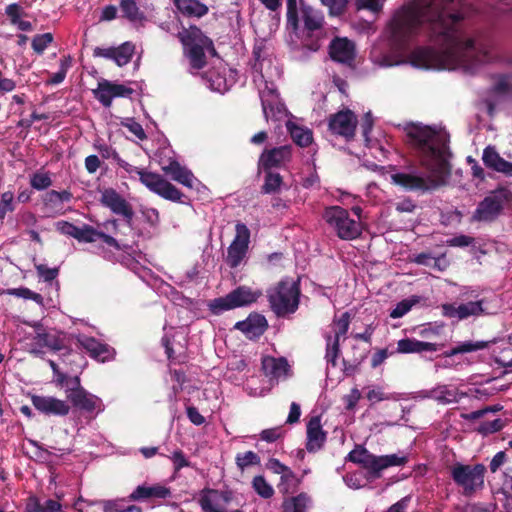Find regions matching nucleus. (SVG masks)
I'll list each match as a JSON object with an SVG mask.
<instances>
[{
    "instance_id": "6ab92c4d",
    "label": "nucleus",
    "mask_w": 512,
    "mask_h": 512,
    "mask_svg": "<svg viewBox=\"0 0 512 512\" xmlns=\"http://www.w3.org/2000/svg\"><path fill=\"white\" fill-rule=\"evenodd\" d=\"M133 92L134 90L130 87L105 79L98 83L97 89L93 90L94 97L106 108L112 105L113 98L129 97Z\"/></svg>"
},
{
    "instance_id": "5fc2aeb1",
    "label": "nucleus",
    "mask_w": 512,
    "mask_h": 512,
    "mask_svg": "<svg viewBox=\"0 0 512 512\" xmlns=\"http://www.w3.org/2000/svg\"><path fill=\"white\" fill-rule=\"evenodd\" d=\"M14 193L12 191H6L1 195L0 200V219H4L6 214L13 212L15 206L13 205Z\"/></svg>"
},
{
    "instance_id": "dca6fc26",
    "label": "nucleus",
    "mask_w": 512,
    "mask_h": 512,
    "mask_svg": "<svg viewBox=\"0 0 512 512\" xmlns=\"http://www.w3.org/2000/svg\"><path fill=\"white\" fill-rule=\"evenodd\" d=\"M357 123L354 112L344 109L330 115L328 127L333 134L342 136L349 141L355 137Z\"/></svg>"
},
{
    "instance_id": "c85d7f7f",
    "label": "nucleus",
    "mask_w": 512,
    "mask_h": 512,
    "mask_svg": "<svg viewBox=\"0 0 512 512\" xmlns=\"http://www.w3.org/2000/svg\"><path fill=\"white\" fill-rule=\"evenodd\" d=\"M260 100L266 120L276 117V114L281 112L278 94L275 90L266 87L260 91Z\"/></svg>"
},
{
    "instance_id": "9d476101",
    "label": "nucleus",
    "mask_w": 512,
    "mask_h": 512,
    "mask_svg": "<svg viewBox=\"0 0 512 512\" xmlns=\"http://www.w3.org/2000/svg\"><path fill=\"white\" fill-rule=\"evenodd\" d=\"M301 17L303 20L302 45L310 51L320 49L319 34L323 29L325 19L321 11L301 2Z\"/></svg>"
},
{
    "instance_id": "7ed1b4c3",
    "label": "nucleus",
    "mask_w": 512,
    "mask_h": 512,
    "mask_svg": "<svg viewBox=\"0 0 512 512\" xmlns=\"http://www.w3.org/2000/svg\"><path fill=\"white\" fill-rule=\"evenodd\" d=\"M97 148L104 159L112 158L117 165L124 169L128 174H137L139 176V181L151 192L165 200L182 204L185 203L183 200L185 197L184 194L175 185L167 181L162 175L129 164L123 160L119 153L111 146L103 144Z\"/></svg>"
},
{
    "instance_id": "f704fd0d",
    "label": "nucleus",
    "mask_w": 512,
    "mask_h": 512,
    "mask_svg": "<svg viewBox=\"0 0 512 512\" xmlns=\"http://www.w3.org/2000/svg\"><path fill=\"white\" fill-rule=\"evenodd\" d=\"M299 483V478L290 469L284 475H281L277 488L283 495L292 494L297 490Z\"/></svg>"
},
{
    "instance_id": "cd10ccee",
    "label": "nucleus",
    "mask_w": 512,
    "mask_h": 512,
    "mask_svg": "<svg viewBox=\"0 0 512 512\" xmlns=\"http://www.w3.org/2000/svg\"><path fill=\"white\" fill-rule=\"evenodd\" d=\"M176 9L185 17L201 18L208 14V6L200 0H173Z\"/></svg>"
},
{
    "instance_id": "6e6d98bb",
    "label": "nucleus",
    "mask_w": 512,
    "mask_h": 512,
    "mask_svg": "<svg viewBox=\"0 0 512 512\" xmlns=\"http://www.w3.org/2000/svg\"><path fill=\"white\" fill-rule=\"evenodd\" d=\"M121 125L126 127L132 134H134L137 139L141 141L147 139V135L142 125L135 121L134 118H127L125 121L121 122Z\"/></svg>"
},
{
    "instance_id": "6e6552de",
    "label": "nucleus",
    "mask_w": 512,
    "mask_h": 512,
    "mask_svg": "<svg viewBox=\"0 0 512 512\" xmlns=\"http://www.w3.org/2000/svg\"><path fill=\"white\" fill-rule=\"evenodd\" d=\"M323 219L335 234L342 240H353L362 233L361 223L350 217L348 210L341 206L325 208Z\"/></svg>"
},
{
    "instance_id": "69168bd1",
    "label": "nucleus",
    "mask_w": 512,
    "mask_h": 512,
    "mask_svg": "<svg viewBox=\"0 0 512 512\" xmlns=\"http://www.w3.org/2000/svg\"><path fill=\"white\" fill-rule=\"evenodd\" d=\"M361 398V393L357 388H353L350 394L344 396L343 400L345 403V408L347 410H353Z\"/></svg>"
},
{
    "instance_id": "e2e57ef3",
    "label": "nucleus",
    "mask_w": 512,
    "mask_h": 512,
    "mask_svg": "<svg viewBox=\"0 0 512 512\" xmlns=\"http://www.w3.org/2000/svg\"><path fill=\"white\" fill-rule=\"evenodd\" d=\"M283 435L281 427L265 429L260 433V438L266 442L272 443L277 441Z\"/></svg>"
},
{
    "instance_id": "13d9d810",
    "label": "nucleus",
    "mask_w": 512,
    "mask_h": 512,
    "mask_svg": "<svg viewBox=\"0 0 512 512\" xmlns=\"http://www.w3.org/2000/svg\"><path fill=\"white\" fill-rule=\"evenodd\" d=\"M39 277L43 278L46 282L53 281L59 274L58 268H49L44 264L35 265Z\"/></svg>"
},
{
    "instance_id": "72a5a7b5",
    "label": "nucleus",
    "mask_w": 512,
    "mask_h": 512,
    "mask_svg": "<svg viewBox=\"0 0 512 512\" xmlns=\"http://www.w3.org/2000/svg\"><path fill=\"white\" fill-rule=\"evenodd\" d=\"M291 138L300 147H308L313 142V133L310 129L291 124L288 126Z\"/></svg>"
},
{
    "instance_id": "2f4dec72",
    "label": "nucleus",
    "mask_w": 512,
    "mask_h": 512,
    "mask_svg": "<svg viewBox=\"0 0 512 512\" xmlns=\"http://www.w3.org/2000/svg\"><path fill=\"white\" fill-rule=\"evenodd\" d=\"M121 17L130 22H140L145 19V13L140 9L136 0H119Z\"/></svg>"
},
{
    "instance_id": "a211bd4d",
    "label": "nucleus",
    "mask_w": 512,
    "mask_h": 512,
    "mask_svg": "<svg viewBox=\"0 0 512 512\" xmlns=\"http://www.w3.org/2000/svg\"><path fill=\"white\" fill-rule=\"evenodd\" d=\"M328 54L332 61L353 67L356 58V45L347 37H334L328 46Z\"/></svg>"
},
{
    "instance_id": "4be33fe9",
    "label": "nucleus",
    "mask_w": 512,
    "mask_h": 512,
    "mask_svg": "<svg viewBox=\"0 0 512 512\" xmlns=\"http://www.w3.org/2000/svg\"><path fill=\"white\" fill-rule=\"evenodd\" d=\"M31 401L39 412L46 415L66 416L70 411L65 401L51 396L33 395Z\"/></svg>"
},
{
    "instance_id": "338daca9",
    "label": "nucleus",
    "mask_w": 512,
    "mask_h": 512,
    "mask_svg": "<svg viewBox=\"0 0 512 512\" xmlns=\"http://www.w3.org/2000/svg\"><path fill=\"white\" fill-rule=\"evenodd\" d=\"M25 512H44L43 504L37 496L31 495L26 499Z\"/></svg>"
},
{
    "instance_id": "79ce46f5",
    "label": "nucleus",
    "mask_w": 512,
    "mask_h": 512,
    "mask_svg": "<svg viewBox=\"0 0 512 512\" xmlns=\"http://www.w3.org/2000/svg\"><path fill=\"white\" fill-rule=\"evenodd\" d=\"M248 248L238 246L236 243H231L228 247L226 262L231 268H236L240 265L243 258L247 253Z\"/></svg>"
},
{
    "instance_id": "412c9836",
    "label": "nucleus",
    "mask_w": 512,
    "mask_h": 512,
    "mask_svg": "<svg viewBox=\"0 0 512 512\" xmlns=\"http://www.w3.org/2000/svg\"><path fill=\"white\" fill-rule=\"evenodd\" d=\"M306 450L309 453H316L321 450L327 440V432L323 430L320 416H313L307 423L306 429Z\"/></svg>"
},
{
    "instance_id": "393cba45",
    "label": "nucleus",
    "mask_w": 512,
    "mask_h": 512,
    "mask_svg": "<svg viewBox=\"0 0 512 512\" xmlns=\"http://www.w3.org/2000/svg\"><path fill=\"white\" fill-rule=\"evenodd\" d=\"M161 169L165 175L169 176L173 181L188 188H193L194 182L197 180L191 170L182 166L174 159H169L168 164L163 165Z\"/></svg>"
},
{
    "instance_id": "052dcab7",
    "label": "nucleus",
    "mask_w": 512,
    "mask_h": 512,
    "mask_svg": "<svg viewBox=\"0 0 512 512\" xmlns=\"http://www.w3.org/2000/svg\"><path fill=\"white\" fill-rule=\"evenodd\" d=\"M170 459L173 462L175 472L180 471L184 467L190 466V462L187 460L183 451L180 449L174 451Z\"/></svg>"
},
{
    "instance_id": "37998d69",
    "label": "nucleus",
    "mask_w": 512,
    "mask_h": 512,
    "mask_svg": "<svg viewBox=\"0 0 512 512\" xmlns=\"http://www.w3.org/2000/svg\"><path fill=\"white\" fill-rule=\"evenodd\" d=\"M1 294H7L18 298H23L26 300H33L38 304H41L43 302V297L41 294L36 293L27 287L9 288L3 290Z\"/></svg>"
},
{
    "instance_id": "864d4df0",
    "label": "nucleus",
    "mask_w": 512,
    "mask_h": 512,
    "mask_svg": "<svg viewBox=\"0 0 512 512\" xmlns=\"http://www.w3.org/2000/svg\"><path fill=\"white\" fill-rule=\"evenodd\" d=\"M30 184L34 189L41 191L50 187L52 185V180L47 173L36 172L32 175Z\"/></svg>"
},
{
    "instance_id": "de8ad7c7",
    "label": "nucleus",
    "mask_w": 512,
    "mask_h": 512,
    "mask_svg": "<svg viewBox=\"0 0 512 512\" xmlns=\"http://www.w3.org/2000/svg\"><path fill=\"white\" fill-rule=\"evenodd\" d=\"M53 39H54L53 35L50 32L43 33V34H37L32 39V43H31L32 49L34 50L35 53H37L38 55H41L44 53V51L46 50L48 45L53 42Z\"/></svg>"
},
{
    "instance_id": "8fccbe9b",
    "label": "nucleus",
    "mask_w": 512,
    "mask_h": 512,
    "mask_svg": "<svg viewBox=\"0 0 512 512\" xmlns=\"http://www.w3.org/2000/svg\"><path fill=\"white\" fill-rule=\"evenodd\" d=\"M496 82L492 87L495 94L503 95L512 91V84L510 82V75L501 74L496 77Z\"/></svg>"
},
{
    "instance_id": "aec40b11",
    "label": "nucleus",
    "mask_w": 512,
    "mask_h": 512,
    "mask_svg": "<svg viewBox=\"0 0 512 512\" xmlns=\"http://www.w3.org/2000/svg\"><path fill=\"white\" fill-rule=\"evenodd\" d=\"M291 158V145H283L274 147L272 149H265L259 157L258 168L260 170H273V168H279L284 163L289 162Z\"/></svg>"
},
{
    "instance_id": "774afa93",
    "label": "nucleus",
    "mask_w": 512,
    "mask_h": 512,
    "mask_svg": "<svg viewBox=\"0 0 512 512\" xmlns=\"http://www.w3.org/2000/svg\"><path fill=\"white\" fill-rule=\"evenodd\" d=\"M503 492L506 499H512V467H508L504 472Z\"/></svg>"
},
{
    "instance_id": "4c0bfd02",
    "label": "nucleus",
    "mask_w": 512,
    "mask_h": 512,
    "mask_svg": "<svg viewBox=\"0 0 512 512\" xmlns=\"http://www.w3.org/2000/svg\"><path fill=\"white\" fill-rule=\"evenodd\" d=\"M420 300L421 297L417 295L401 300L396 304L395 308L390 311L389 316L393 319L403 317L412 309L413 306L420 303Z\"/></svg>"
},
{
    "instance_id": "bf43d9fd",
    "label": "nucleus",
    "mask_w": 512,
    "mask_h": 512,
    "mask_svg": "<svg viewBox=\"0 0 512 512\" xmlns=\"http://www.w3.org/2000/svg\"><path fill=\"white\" fill-rule=\"evenodd\" d=\"M5 13L8 16L11 24L15 25L21 19V16L24 14V11L19 4L12 3L6 6Z\"/></svg>"
},
{
    "instance_id": "09e8293b",
    "label": "nucleus",
    "mask_w": 512,
    "mask_h": 512,
    "mask_svg": "<svg viewBox=\"0 0 512 512\" xmlns=\"http://www.w3.org/2000/svg\"><path fill=\"white\" fill-rule=\"evenodd\" d=\"M333 322L336 326L335 335L333 338L340 340V338L345 336L349 330V326H350L349 312H344L338 319L335 318Z\"/></svg>"
},
{
    "instance_id": "f3484780",
    "label": "nucleus",
    "mask_w": 512,
    "mask_h": 512,
    "mask_svg": "<svg viewBox=\"0 0 512 512\" xmlns=\"http://www.w3.org/2000/svg\"><path fill=\"white\" fill-rule=\"evenodd\" d=\"M77 346L84 350L90 358L101 363L114 360L116 355V351L112 346L87 335H79L77 337Z\"/></svg>"
},
{
    "instance_id": "e433bc0d",
    "label": "nucleus",
    "mask_w": 512,
    "mask_h": 512,
    "mask_svg": "<svg viewBox=\"0 0 512 512\" xmlns=\"http://www.w3.org/2000/svg\"><path fill=\"white\" fill-rule=\"evenodd\" d=\"M265 374L272 377H279L286 370L287 361L284 358L268 357L262 362Z\"/></svg>"
},
{
    "instance_id": "0eeeda50",
    "label": "nucleus",
    "mask_w": 512,
    "mask_h": 512,
    "mask_svg": "<svg viewBox=\"0 0 512 512\" xmlns=\"http://www.w3.org/2000/svg\"><path fill=\"white\" fill-rule=\"evenodd\" d=\"M56 229L61 234L73 237L80 243H95L97 240H101L108 247L116 251H124L127 248V245L122 244L113 236L99 231L89 224H83L79 227L71 222L62 220L56 223Z\"/></svg>"
},
{
    "instance_id": "58836bf2",
    "label": "nucleus",
    "mask_w": 512,
    "mask_h": 512,
    "mask_svg": "<svg viewBox=\"0 0 512 512\" xmlns=\"http://www.w3.org/2000/svg\"><path fill=\"white\" fill-rule=\"evenodd\" d=\"M72 198L73 195L68 190H50L45 194L43 201L46 206L54 208L61 205L64 202H70Z\"/></svg>"
},
{
    "instance_id": "7c9ffc66",
    "label": "nucleus",
    "mask_w": 512,
    "mask_h": 512,
    "mask_svg": "<svg viewBox=\"0 0 512 512\" xmlns=\"http://www.w3.org/2000/svg\"><path fill=\"white\" fill-rule=\"evenodd\" d=\"M264 172V182L261 186L262 194H277L285 185L283 177L273 170H262Z\"/></svg>"
},
{
    "instance_id": "1a4fd4ad",
    "label": "nucleus",
    "mask_w": 512,
    "mask_h": 512,
    "mask_svg": "<svg viewBox=\"0 0 512 512\" xmlns=\"http://www.w3.org/2000/svg\"><path fill=\"white\" fill-rule=\"evenodd\" d=\"M486 467L484 464L468 465L460 462L450 467V476L454 483L463 489L465 496L473 495L484 486Z\"/></svg>"
},
{
    "instance_id": "3c124183",
    "label": "nucleus",
    "mask_w": 512,
    "mask_h": 512,
    "mask_svg": "<svg viewBox=\"0 0 512 512\" xmlns=\"http://www.w3.org/2000/svg\"><path fill=\"white\" fill-rule=\"evenodd\" d=\"M236 235L232 243H236L238 246H244L248 248L250 241V230L248 227L241 222H238L235 226Z\"/></svg>"
},
{
    "instance_id": "c756f323",
    "label": "nucleus",
    "mask_w": 512,
    "mask_h": 512,
    "mask_svg": "<svg viewBox=\"0 0 512 512\" xmlns=\"http://www.w3.org/2000/svg\"><path fill=\"white\" fill-rule=\"evenodd\" d=\"M34 344L39 348H48L52 351H60L64 349L65 345L63 339L56 334L48 333L45 331L37 332L34 337Z\"/></svg>"
},
{
    "instance_id": "5701e85b",
    "label": "nucleus",
    "mask_w": 512,
    "mask_h": 512,
    "mask_svg": "<svg viewBox=\"0 0 512 512\" xmlns=\"http://www.w3.org/2000/svg\"><path fill=\"white\" fill-rule=\"evenodd\" d=\"M268 328L266 318L259 313H250L249 316L243 320L238 321L234 325V329L241 331L247 338L256 339L265 333Z\"/></svg>"
},
{
    "instance_id": "20e7f679",
    "label": "nucleus",
    "mask_w": 512,
    "mask_h": 512,
    "mask_svg": "<svg viewBox=\"0 0 512 512\" xmlns=\"http://www.w3.org/2000/svg\"><path fill=\"white\" fill-rule=\"evenodd\" d=\"M177 38L182 44L183 56L188 60L191 74H196L207 66L206 53L211 57L218 56L213 40L197 25L183 27L177 33Z\"/></svg>"
},
{
    "instance_id": "680f3d73",
    "label": "nucleus",
    "mask_w": 512,
    "mask_h": 512,
    "mask_svg": "<svg viewBox=\"0 0 512 512\" xmlns=\"http://www.w3.org/2000/svg\"><path fill=\"white\" fill-rule=\"evenodd\" d=\"M357 10L366 9L372 12H379L382 9L380 0H355Z\"/></svg>"
},
{
    "instance_id": "49530a36",
    "label": "nucleus",
    "mask_w": 512,
    "mask_h": 512,
    "mask_svg": "<svg viewBox=\"0 0 512 512\" xmlns=\"http://www.w3.org/2000/svg\"><path fill=\"white\" fill-rule=\"evenodd\" d=\"M252 487L255 492L264 499H269L274 494L273 487L261 475L255 476L253 478Z\"/></svg>"
},
{
    "instance_id": "423d86ee",
    "label": "nucleus",
    "mask_w": 512,
    "mask_h": 512,
    "mask_svg": "<svg viewBox=\"0 0 512 512\" xmlns=\"http://www.w3.org/2000/svg\"><path fill=\"white\" fill-rule=\"evenodd\" d=\"M271 310L277 317L294 314L300 303V283L292 278H284L267 292Z\"/></svg>"
},
{
    "instance_id": "9b49d317",
    "label": "nucleus",
    "mask_w": 512,
    "mask_h": 512,
    "mask_svg": "<svg viewBox=\"0 0 512 512\" xmlns=\"http://www.w3.org/2000/svg\"><path fill=\"white\" fill-rule=\"evenodd\" d=\"M260 295L261 292L253 291L250 287L242 285L229 292L226 296L210 300L208 308L212 314L220 315L224 311L248 306L256 302Z\"/></svg>"
},
{
    "instance_id": "2eb2a0df",
    "label": "nucleus",
    "mask_w": 512,
    "mask_h": 512,
    "mask_svg": "<svg viewBox=\"0 0 512 512\" xmlns=\"http://www.w3.org/2000/svg\"><path fill=\"white\" fill-rule=\"evenodd\" d=\"M485 303V299H481L478 301L461 303L458 306L454 303L442 304V315L447 318H455L457 320H464L471 316L477 317L480 315H487L489 312L484 306Z\"/></svg>"
},
{
    "instance_id": "f8f14e48",
    "label": "nucleus",
    "mask_w": 512,
    "mask_h": 512,
    "mask_svg": "<svg viewBox=\"0 0 512 512\" xmlns=\"http://www.w3.org/2000/svg\"><path fill=\"white\" fill-rule=\"evenodd\" d=\"M507 200V190L498 188L479 202L472 215V220L478 222L495 221L502 214Z\"/></svg>"
},
{
    "instance_id": "39448f33",
    "label": "nucleus",
    "mask_w": 512,
    "mask_h": 512,
    "mask_svg": "<svg viewBox=\"0 0 512 512\" xmlns=\"http://www.w3.org/2000/svg\"><path fill=\"white\" fill-rule=\"evenodd\" d=\"M348 460L360 465L367 472L368 480H376L382 477L385 469L404 466L408 462V457L398 454L377 456L363 446H356L349 452Z\"/></svg>"
},
{
    "instance_id": "c03bdc74",
    "label": "nucleus",
    "mask_w": 512,
    "mask_h": 512,
    "mask_svg": "<svg viewBox=\"0 0 512 512\" xmlns=\"http://www.w3.org/2000/svg\"><path fill=\"white\" fill-rule=\"evenodd\" d=\"M237 468L243 472L246 468L260 464V457L253 451L237 453L235 456Z\"/></svg>"
},
{
    "instance_id": "bb28decb",
    "label": "nucleus",
    "mask_w": 512,
    "mask_h": 512,
    "mask_svg": "<svg viewBox=\"0 0 512 512\" xmlns=\"http://www.w3.org/2000/svg\"><path fill=\"white\" fill-rule=\"evenodd\" d=\"M443 346V344L434 342H424L414 338H404L398 341L397 351L403 354L436 352L441 350Z\"/></svg>"
},
{
    "instance_id": "a19ab883",
    "label": "nucleus",
    "mask_w": 512,
    "mask_h": 512,
    "mask_svg": "<svg viewBox=\"0 0 512 512\" xmlns=\"http://www.w3.org/2000/svg\"><path fill=\"white\" fill-rule=\"evenodd\" d=\"M488 346V342L486 341H466L461 343L460 345L452 348L449 352H445L444 355L447 357H451L457 354L469 353L478 350L485 349Z\"/></svg>"
},
{
    "instance_id": "ea45409f",
    "label": "nucleus",
    "mask_w": 512,
    "mask_h": 512,
    "mask_svg": "<svg viewBox=\"0 0 512 512\" xmlns=\"http://www.w3.org/2000/svg\"><path fill=\"white\" fill-rule=\"evenodd\" d=\"M326 340V353L325 359L328 364H331L332 367L337 366V359L340 355V340L332 338L331 335L325 336Z\"/></svg>"
},
{
    "instance_id": "ddd939ff",
    "label": "nucleus",
    "mask_w": 512,
    "mask_h": 512,
    "mask_svg": "<svg viewBox=\"0 0 512 512\" xmlns=\"http://www.w3.org/2000/svg\"><path fill=\"white\" fill-rule=\"evenodd\" d=\"M100 203L115 215L122 216L128 227L133 225L134 210L132 205L115 189L108 188L101 193Z\"/></svg>"
},
{
    "instance_id": "4468645a",
    "label": "nucleus",
    "mask_w": 512,
    "mask_h": 512,
    "mask_svg": "<svg viewBox=\"0 0 512 512\" xmlns=\"http://www.w3.org/2000/svg\"><path fill=\"white\" fill-rule=\"evenodd\" d=\"M71 383L73 384V387L67 391V399L74 407L89 413H92L95 410H101V399L88 393L83 387H81L79 377H74Z\"/></svg>"
},
{
    "instance_id": "603ef678",
    "label": "nucleus",
    "mask_w": 512,
    "mask_h": 512,
    "mask_svg": "<svg viewBox=\"0 0 512 512\" xmlns=\"http://www.w3.org/2000/svg\"><path fill=\"white\" fill-rule=\"evenodd\" d=\"M321 4L329 9L331 16L342 15L347 8L348 0H320Z\"/></svg>"
},
{
    "instance_id": "f257e3e1",
    "label": "nucleus",
    "mask_w": 512,
    "mask_h": 512,
    "mask_svg": "<svg viewBox=\"0 0 512 512\" xmlns=\"http://www.w3.org/2000/svg\"><path fill=\"white\" fill-rule=\"evenodd\" d=\"M464 13L459 0H418L403 7L393 18L392 37L405 44L428 24L430 41L440 47H417L410 56L416 68L445 69L457 53L474 48V40L465 36Z\"/></svg>"
},
{
    "instance_id": "c9c22d12",
    "label": "nucleus",
    "mask_w": 512,
    "mask_h": 512,
    "mask_svg": "<svg viewBox=\"0 0 512 512\" xmlns=\"http://www.w3.org/2000/svg\"><path fill=\"white\" fill-rule=\"evenodd\" d=\"M135 46L131 42H125L114 49L113 61L120 67L128 64L134 54Z\"/></svg>"
},
{
    "instance_id": "b1692460",
    "label": "nucleus",
    "mask_w": 512,
    "mask_h": 512,
    "mask_svg": "<svg viewBox=\"0 0 512 512\" xmlns=\"http://www.w3.org/2000/svg\"><path fill=\"white\" fill-rule=\"evenodd\" d=\"M482 161L488 169L512 177V162L501 157L495 146L488 145L484 148Z\"/></svg>"
},
{
    "instance_id": "473e14b6",
    "label": "nucleus",
    "mask_w": 512,
    "mask_h": 512,
    "mask_svg": "<svg viewBox=\"0 0 512 512\" xmlns=\"http://www.w3.org/2000/svg\"><path fill=\"white\" fill-rule=\"evenodd\" d=\"M309 502L310 497L306 493H300L283 501L282 512H306Z\"/></svg>"
},
{
    "instance_id": "0e129e2a",
    "label": "nucleus",
    "mask_w": 512,
    "mask_h": 512,
    "mask_svg": "<svg viewBox=\"0 0 512 512\" xmlns=\"http://www.w3.org/2000/svg\"><path fill=\"white\" fill-rule=\"evenodd\" d=\"M474 242V238L468 235H457L447 241L451 247H467Z\"/></svg>"
},
{
    "instance_id": "4d7b16f0",
    "label": "nucleus",
    "mask_w": 512,
    "mask_h": 512,
    "mask_svg": "<svg viewBox=\"0 0 512 512\" xmlns=\"http://www.w3.org/2000/svg\"><path fill=\"white\" fill-rule=\"evenodd\" d=\"M504 425V421L500 418L494 419L493 421H485L479 425L478 432L483 435L492 434L500 431Z\"/></svg>"
},
{
    "instance_id": "a18cd8bd",
    "label": "nucleus",
    "mask_w": 512,
    "mask_h": 512,
    "mask_svg": "<svg viewBox=\"0 0 512 512\" xmlns=\"http://www.w3.org/2000/svg\"><path fill=\"white\" fill-rule=\"evenodd\" d=\"M287 26L294 33L300 29L299 12L296 0H287Z\"/></svg>"
},
{
    "instance_id": "a878e982",
    "label": "nucleus",
    "mask_w": 512,
    "mask_h": 512,
    "mask_svg": "<svg viewBox=\"0 0 512 512\" xmlns=\"http://www.w3.org/2000/svg\"><path fill=\"white\" fill-rule=\"evenodd\" d=\"M170 488L156 484L152 486L139 485L128 496L130 501H143L148 499H166L171 496Z\"/></svg>"
},
{
    "instance_id": "f03ea898",
    "label": "nucleus",
    "mask_w": 512,
    "mask_h": 512,
    "mask_svg": "<svg viewBox=\"0 0 512 512\" xmlns=\"http://www.w3.org/2000/svg\"><path fill=\"white\" fill-rule=\"evenodd\" d=\"M406 133L429 174L415 170L397 172L391 175V182L409 192H433L445 184V177L450 174L448 141L435 129L421 124H411Z\"/></svg>"
}]
</instances>
